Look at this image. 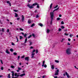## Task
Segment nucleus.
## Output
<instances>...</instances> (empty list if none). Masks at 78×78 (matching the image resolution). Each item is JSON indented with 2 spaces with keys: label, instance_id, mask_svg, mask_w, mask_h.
Wrapping results in <instances>:
<instances>
[{
  "label": "nucleus",
  "instance_id": "obj_11",
  "mask_svg": "<svg viewBox=\"0 0 78 78\" xmlns=\"http://www.w3.org/2000/svg\"><path fill=\"white\" fill-rule=\"evenodd\" d=\"M22 21H23L24 20V16H23V15H22Z\"/></svg>",
  "mask_w": 78,
  "mask_h": 78
},
{
  "label": "nucleus",
  "instance_id": "obj_21",
  "mask_svg": "<svg viewBox=\"0 0 78 78\" xmlns=\"http://www.w3.org/2000/svg\"><path fill=\"white\" fill-rule=\"evenodd\" d=\"M18 70H22V68L20 67H19L18 68Z\"/></svg>",
  "mask_w": 78,
  "mask_h": 78
},
{
  "label": "nucleus",
  "instance_id": "obj_43",
  "mask_svg": "<svg viewBox=\"0 0 78 78\" xmlns=\"http://www.w3.org/2000/svg\"><path fill=\"white\" fill-rule=\"evenodd\" d=\"M17 75V73H15V76H16Z\"/></svg>",
  "mask_w": 78,
  "mask_h": 78
},
{
  "label": "nucleus",
  "instance_id": "obj_7",
  "mask_svg": "<svg viewBox=\"0 0 78 78\" xmlns=\"http://www.w3.org/2000/svg\"><path fill=\"white\" fill-rule=\"evenodd\" d=\"M34 55H35V53H32L31 55L32 56L31 58H34Z\"/></svg>",
  "mask_w": 78,
  "mask_h": 78
},
{
  "label": "nucleus",
  "instance_id": "obj_29",
  "mask_svg": "<svg viewBox=\"0 0 78 78\" xmlns=\"http://www.w3.org/2000/svg\"><path fill=\"white\" fill-rule=\"evenodd\" d=\"M34 23H33L31 25V27H34Z\"/></svg>",
  "mask_w": 78,
  "mask_h": 78
},
{
  "label": "nucleus",
  "instance_id": "obj_55",
  "mask_svg": "<svg viewBox=\"0 0 78 78\" xmlns=\"http://www.w3.org/2000/svg\"><path fill=\"white\" fill-rule=\"evenodd\" d=\"M36 17V18H38V17H39V16H38V15H37Z\"/></svg>",
  "mask_w": 78,
  "mask_h": 78
},
{
  "label": "nucleus",
  "instance_id": "obj_12",
  "mask_svg": "<svg viewBox=\"0 0 78 78\" xmlns=\"http://www.w3.org/2000/svg\"><path fill=\"white\" fill-rule=\"evenodd\" d=\"M25 74L23 73L20 75V76H25Z\"/></svg>",
  "mask_w": 78,
  "mask_h": 78
},
{
  "label": "nucleus",
  "instance_id": "obj_64",
  "mask_svg": "<svg viewBox=\"0 0 78 78\" xmlns=\"http://www.w3.org/2000/svg\"><path fill=\"white\" fill-rule=\"evenodd\" d=\"M19 64L20 66H21V63H20H20H19Z\"/></svg>",
  "mask_w": 78,
  "mask_h": 78
},
{
  "label": "nucleus",
  "instance_id": "obj_63",
  "mask_svg": "<svg viewBox=\"0 0 78 78\" xmlns=\"http://www.w3.org/2000/svg\"><path fill=\"white\" fill-rule=\"evenodd\" d=\"M68 40L69 41H70V39L69 38V39H68Z\"/></svg>",
  "mask_w": 78,
  "mask_h": 78
},
{
  "label": "nucleus",
  "instance_id": "obj_24",
  "mask_svg": "<svg viewBox=\"0 0 78 78\" xmlns=\"http://www.w3.org/2000/svg\"><path fill=\"white\" fill-rule=\"evenodd\" d=\"M35 51H36V54H37V53H38V50L36 49V50H35Z\"/></svg>",
  "mask_w": 78,
  "mask_h": 78
},
{
  "label": "nucleus",
  "instance_id": "obj_61",
  "mask_svg": "<svg viewBox=\"0 0 78 78\" xmlns=\"http://www.w3.org/2000/svg\"><path fill=\"white\" fill-rule=\"evenodd\" d=\"M9 29H8V30H7V33H9Z\"/></svg>",
  "mask_w": 78,
  "mask_h": 78
},
{
  "label": "nucleus",
  "instance_id": "obj_57",
  "mask_svg": "<svg viewBox=\"0 0 78 78\" xmlns=\"http://www.w3.org/2000/svg\"><path fill=\"white\" fill-rule=\"evenodd\" d=\"M33 43L32 42H30V45H32Z\"/></svg>",
  "mask_w": 78,
  "mask_h": 78
},
{
  "label": "nucleus",
  "instance_id": "obj_36",
  "mask_svg": "<svg viewBox=\"0 0 78 78\" xmlns=\"http://www.w3.org/2000/svg\"><path fill=\"white\" fill-rule=\"evenodd\" d=\"M32 36L31 35H30V36H29L28 37V39H30V37H31Z\"/></svg>",
  "mask_w": 78,
  "mask_h": 78
},
{
  "label": "nucleus",
  "instance_id": "obj_8",
  "mask_svg": "<svg viewBox=\"0 0 78 78\" xmlns=\"http://www.w3.org/2000/svg\"><path fill=\"white\" fill-rule=\"evenodd\" d=\"M51 68L52 69V70H53L54 69V68H55V67L54 66V65H52L51 66Z\"/></svg>",
  "mask_w": 78,
  "mask_h": 78
},
{
  "label": "nucleus",
  "instance_id": "obj_9",
  "mask_svg": "<svg viewBox=\"0 0 78 78\" xmlns=\"http://www.w3.org/2000/svg\"><path fill=\"white\" fill-rule=\"evenodd\" d=\"M27 37H26V39L25 40L24 44H26V43H27Z\"/></svg>",
  "mask_w": 78,
  "mask_h": 78
},
{
  "label": "nucleus",
  "instance_id": "obj_35",
  "mask_svg": "<svg viewBox=\"0 0 78 78\" xmlns=\"http://www.w3.org/2000/svg\"><path fill=\"white\" fill-rule=\"evenodd\" d=\"M16 38L17 40V42H19V40L18 39V38L17 37H16Z\"/></svg>",
  "mask_w": 78,
  "mask_h": 78
},
{
  "label": "nucleus",
  "instance_id": "obj_23",
  "mask_svg": "<svg viewBox=\"0 0 78 78\" xmlns=\"http://www.w3.org/2000/svg\"><path fill=\"white\" fill-rule=\"evenodd\" d=\"M35 51H36V50L34 49L33 50V51L32 52V53H34V52H35Z\"/></svg>",
  "mask_w": 78,
  "mask_h": 78
},
{
  "label": "nucleus",
  "instance_id": "obj_46",
  "mask_svg": "<svg viewBox=\"0 0 78 78\" xmlns=\"http://www.w3.org/2000/svg\"><path fill=\"white\" fill-rule=\"evenodd\" d=\"M25 57V55H23V56H22L21 58H24Z\"/></svg>",
  "mask_w": 78,
  "mask_h": 78
},
{
  "label": "nucleus",
  "instance_id": "obj_52",
  "mask_svg": "<svg viewBox=\"0 0 78 78\" xmlns=\"http://www.w3.org/2000/svg\"><path fill=\"white\" fill-rule=\"evenodd\" d=\"M12 45H14V44L13 42L12 43Z\"/></svg>",
  "mask_w": 78,
  "mask_h": 78
},
{
  "label": "nucleus",
  "instance_id": "obj_28",
  "mask_svg": "<svg viewBox=\"0 0 78 78\" xmlns=\"http://www.w3.org/2000/svg\"><path fill=\"white\" fill-rule=\"evenodd\" d=\"M37 8H39V4H37Z\"/></svg>",
  "mask_w": 78,
  "mask_h": 78
},
{
  "label": "nucleus",
  "instance_id": "obj_59",
  "mask_svg": "<svg viewBox=\"0 0 78 78\" xmlns=\"http://www.w3.org/2000/svg\"><path fill=\"white\" fill-rule=\"evenodd\" d=\"M54 78H58L57 76H54Z\"/></svg>",
  "mask_w": 78,
  "mask_h": 78
},
{
  "label": "nucleus",
  "instance_id": "obj_58",
  "mask_svg": "<svg viewBox=\"0 0 78 78\" xmlns=\"http://www.w3.org/2000/svg\"><path fill=\"white\" fill-rule=\"evenodd\" d=\"M58 31H61V29L60 28H59L58 29Z\"/></svg>",
  "mask_w": 78,
  "mask_h": 78
},
{
  "label": "nucleus",
  "instance_id": "obj_38",
  "mask_svg": "<svg viewBox=\"0 0 78 78\" xmlns=\"http://www.w3.org/2000/svg\"><path fill=\"white\" fill-rule=\"evenodd\" d=\"M64 22L63 21L61 22V24H62V25H63V24H64Z\"/></svg>",
  "mask_w": 78,
  "mask_h": 78
},
{
  "label": "nucleus",
  "instance_id": "obj_42",
  "mask_svg": "<svg viewBox=\"0 0 78 78\" xmlns=\"http://www.w3.org/2000/svg\"><path fill=\"white\" fill-rule=\"evenodd\" d=\"M72 36H73V35L72 34H70V37H72Z\"/></svg>",
  "mask_w": 78,
  "mask_h": 78
},
{
  "label": "nucleus",
  "instance_id": "obj_34",
  "mask_svg": "<svg viewBox=\"0 0 78 78\" xmlns=\"http://www.w3.org/2000/svg\"><path fill=\"white\" fill-rule=\"evenodd\" d=\"M58 5H57L56 6L54 7V8L55 9V8H58Z\"/></svg>",
  "mask_w": 78,
  "mask_h": 78
},
{
  "label": "nucleus",
  "instance_id": "obj_19",
  "mask_svg": "<svg viewBox=\"0 0 78 78\" xmlns=\"http://www.w3.org/2000/svg\"><path fill=\"white\" fill-rule=\"evenodd\" d=\"M38 24L41 27H42V26H43V24H42V23H39V24Z\"/></svg>",
  "mask_w": 78,
  "mask_h": 78
},
{
  "label": "nucleus",
  "instance_id": "obj_25",
  "mask_svg": "<svg viewBox=\"0 0 78 78\" xmlns=\"http://www.w3.org/2000/svg\"><path fill=\"white\" fill-rule=\"evenodd\" d=\"M32 36L34 37H35V35L34 34H32Z\"/></svg>",
  "mask_w": 78,
  "mask_h": 78
},
{
  "label": "nucleus",
  "instance_id": "obj_17",
  "mask_svg": "<svg viewBox=\"0 0 78 78\" xmlns=\"http://www.w3.org/2000/svg\"><path fill=\"white\" fill-rule=\"evenodd\" d=\"M31 21H30V20H28V23L30 24L31 23Z\"/></svg>",
  "mask_w": 78,
  "mask_h": 78
},
{
  "label": "nucleus",
  "instance_id": "obj_2",
  "mask_svg": "<svg viewBox=\"0 0 78 78\" xmlns=\"http://www.w3.org/2000/svg\"><path fill=\"white\" fill-rule=\"evenodd\" d=\"M50 15H51V21L50 22V24L51 25L52 24V21H53V12H51L50 13Z\"/></svg>",
  "mask_w": 78,
  "mask_h": 78
},
{
  "label": "nucleus",
  "instance_id": "obj_62",
  "mask_svg": "<svg viewBox=\"0 0 78 78\" xmlns=\"http://www.w3.org/2000/svg\"><path fill=\"white\" fill-rule=\"evenodd\" d=\"M17 72H19V69L16 70Z\"/></svg>",
  "mask_w": 78,
  "mask_h": 78
},
{
  "label": "nucleus",
  "instance_id": "obj_3",
  "mask_svg": "<svg viewBox=\"0 0 78 78\" xmlns=\"http://www.w3.org/2000/svg\"><path fill=\"white\" fill-rule=\"evenodd\" d=\"M70 49L69 48L66 50V53L67 55H70L71 54V51Z\"/></svg>",
  "mask_w": 78,
  "mask_h": 78
},
{
  "label": "nucleus",
  "instance_id": "obj_39",
  "mask_svg": "<svg viewBox=\"0 0 78 78\" xmlns=\"http://www.w3.org/2000/svg\"><path fill=\"white\" fill-rule=\"evenodd\" d=\"M8 78H11V77H10V74H9L8 75Z\"/></svg>",
  "mask_w": 78,
  "mask_h": 78
},
{
  "label": "nucleus",
  "instance_id": "obj_26",
  "mask_svg": "<svg viewBox=\"0 0 78 78\" xmlns=\"http://www.w3.org/2000/svg\"><path fill=\"white\" fill-rule=\"evenodd\" d=\"M50 32V30L49 29H48L47 30V33H49Z\"/></svg>",
  "mask_w": 78,
  "mask_h": 78
},
{
  "label": "nucleus",
  "instance_id": "obj_50",
  "mask_svg": "<svg viewBox=\"0 0 78 78\" xmlns=\"http://www.w3.org/2000/svg\"><path fill=\"white\" fill-rule=\"evenodd\" d=\"M61 27L62 29H64V26H62Z\"/></svg>",
  "mask_w": 78,
  "mask_h": 78
},
{
  "label": "nucleus",
  "instance_id": "obj_48",
  "mask_svg": "<svg viewBox=\"0 0 78 78\" xmlns=\"http://www.w3.org/2000/svg\"><path fill=\"white\" fill-rule=\"evenodd\" d=\"M45 76H45V75L43 76H42V78H44L45 77Z\"/></svg>",
  "mask_w": 78,
  "mask_h": 78
},
{
  "label": "nucleus",
  "instance_id": "obj_56",
  "mask_svg": "<svg viewBox=\"0 0 78 78\" xmlns=\"http://www.w3.org/2000/svg\"><path fill=\"white\" fill-rule=\"evenodd\" d=\"M1 69L2 70H3V67H2L1 68Z\"/></svg>",
  "mask_w": 78,
  "mask_h": 78
},
{
  "label": "nucleus",
  "instance_id": "obj_1",
  "mask_svg": "<svg viewBox=\"0 0 78 78\" xmlns=\"http://www.w3.org/2000/svg\"><path fill=\"white\" fill-rule=\"evenodd\" d=\"M36 5H37V3H35L34 4H33L31 6H30V4H28L27 6L30 9H32V8H34V6H36Z\"/></svg>",
  "mask_w": 78,
  "mask_h": 78
},
{
  "label": "nucleus",
  "instance_id": "obj_30",
  "mask_svg": "<svg viewBox=\"0 0 78 78\" xmlns=\"http://www.w3.org/2000/svg\"><path fill=\"white\" fill-rule=\"evenodd\" d=\"M47 65H46V64L44 65V67H45V68H46V67H47Z\"/></svg>",
  "mask_w": 78,
  "mask_h": 78
},
{
  "label": "nucleus",
  "instance_id": "obj_22",
  "mask_svg": "<svg viewBox=\"0 0 78 78\" xmlns=\"http://www.w3.org/2000/svg\"><path fill=\"white\" fill-rule=\"evenodd\" d=\"M20 39H23V37H22V36H20Z\"/></svg>",
  "mask_w": 78,
  "mask_h": 78
},
{
  "label": "nucleus",
  "instance_id": "obj_51",
  "mask_svg": "<svg viewBox=\"0 0 78 78\" xmlns=\"http://www.w3.org/2000/svg\"><path fill=\"white\" fill-rule=\"evenodd\" d=\"M64 34H65L66 36H68V35H69L68 34H67L66 33Z\"/></svg>",
  "mask_w": 78,
  "mask_h": 78
},
{
  "label": "nucleus",
  "instance_id": "obj_20",
  "mask_svg": "<svg viewBox=\"0 0 78 78\" xmlns=\"http://www.w3.org/2000/svg\"><path fill=\"white\" fill-rule=\"evenodd\" d=\"M13 50H13V49L12 48H11L10 49V51H11L12 52V51H13Z\"/></svg>",
  "mask_w": 78,
  "mask_h": 78
},
{
  "label": "nucleus",
  "instance_id": "obj_33",
  "mask_svg": "<svg viewBox=\"0 0 78 78\" xmlns=\"http://www.w3.org/2000/svg\"><path fill=\"white\" fill-rule=\"evenodd\" d=\"M64 41H65V39H64V38H63L62 39V40L61 41V42H62Z\"/></svg>",
  "mask_w": 78,
  "mask_h": 78
},
{
  "label": "nucleus",
  "instance_id": "obj_18",
  "mask_svg": "<svg viewBox=\"0 0 78 78\" xmlns=\"http://www.w3.org/2000/svg\"><path fill=\"white\" fill-rule=\"evenodd\" d=\"M53 5V3H51V4L50 5V9H51V8H52V5Z\"/></svg>",
  "mask_w": 78,
  "mask_h": 78
},
{
  "label": "nucleus",
  "instance_id": "obj_5",
  "mask_svg": "<svg viewBox=\"0 0 78 78\" xmlns=\"http://www.w3.org/2000/svg\"><path fill=\"white\" fill-rule=\"evenodd\" d=\"M24 59H25L26 61H27V62L28 61H29V57H26Z\"/></svg>",
  "mask_w": 78,
  "mask_h": 78
},
{
  "label": "nucleus",
  "instance_id": "obj_32",
  "mask_svg": "<svg viewBox=\"0 0 78 78\" xmlns=\"http://www.w3.org/2000/svg\"><path fill=\"white\" fill-rule=\"evenodd\" d=\"M27 34H25L24 35V37H26L27 36Z\"/></svg>",
  "mask_w": 78,
  "mask_h": 78
},
{
  "label": "nucleus",
  "instance_id": "obj_15",
  "mask_svg": "<svg viewBox=\"0 0 78 78\" xmlns=\"http://www.w3.org/2000/svg\"><path fill=\"white\" fill-rule=\"evenodd\" d=\"M55 62H56L57 63H59V62L58 60H55Z\"/></svg>",
  "mask_w": 78,
  "mask_h": 78
},
{
  "label": "nucleus",
  "instance_id": "obj_54",
  "mask_svg": "<svg viewBox=\"0 0 78 78\" xmlns=\"http://www.w3.org/2000/svg\"><path fill=\"white\" fill-rule=\"evenodd\" d=\"M60 20V18H57V20Z\"/></svg>",
  "mask_w": 78,
  "mask_h": 78
},
{
  "label": "nucleus",
  "instance_id": "obj_4",
  "mask_svg": "<svg viewBox=\"0 0 78 78\" xmlns=\"http://www.w3.org/2000/svg\"><path fill=\"white\" fill-rule=\"evenodd\" d=\"M55 75H59V69L57 70L55 72Z\"/></svg>",
  "mask_w": 78,
  "mask_h": 78
},
{
  "label": "nucleus",
  "instance_id": "obj_40",
  "mask_svg": "<svg viewBox=\"0 0 78 78\" xmlns=\"http://www.w3.org/2000/svg\"><path fill=\"white\" fill-rule=\"evenodd\" d=\"M20 30L21 31H23V29L21 28H20Z\"/></svg>",
  "mask_w": 78,
  "mask_h": 78
},
{
  "label": "nucleus",
  "instance_id": "obj_49",
  "mask_svg": "<svg viewBox=\"0 0 78 78\" xmlns=\"http://www.w3.org/2000/svg\"><path fill=\"white\" fill-rule=\"evenodd\" d=\"M68 45H70V44L69 43H67Z\"/></svg>",
  "mask_w": 78,
  "mask_h": 78
},
{
  "label": "nucleus",
  "instance_id": "obj_60",
  "mask_svg": "<svg viewBox=\"0 0 78 78\" xmlns=\"http://www.w3.org/2000/svg\"><path fill=\"white\" fill-rule=\"evenodd\" d=\"M30 48H31V49H32L33 48V47H32V46H31V47H30Z\"/></svg>",
  "mask_w": 78,
  "mask_h": 78
},
{
  "label": "nucleus",
  "instance_id": "obj_44",
  "mask_svg": "<svg viewBox=\"0 0 78 78\" xmlns=\"http://www.w3.org/2000/svg\"><path fill=\"white\" fill-rule=\"evenodd\" d=\"M2 32H4V30L5 29H4V28H2Z\"/></svg>",
  "mask_w": 78,
  "mask_h": 78
},
{
  "label": "nucleus",
  "instance_id": "obj_41",
  "mask_svg": "<svg viewBox=\"0 0 78 78\" xmlns=\"http://www.w3.org/2000/svg\"><path fill=\"white\" fill-rule=\"evenodd\" d=\"M20 58V55H19L18 56V60H19Z\"/></svg>",
  "mask_w": 78,
  "mask_h": 78
},
{
  "label": "nucleus",
  "instance_id": "obj_31",
  "mask_svg": "<svg viewBox=\"0 0 78 78\" xmlns=\"http://www.w3.org/2000/svg\"><path fill=\"white\" fill-rule=\"evenodd\" d=\"M17 53L16 52H14L13 55H17Z\"/></svg>",
  "mask_w": 78,
  "mask_h": 78
},
{
  "label": "nucleus",
  "instance_id": "obj_10",
  "mask_svg": "<svg viewBox=\"0 0 78 78\" xmlns=\"http://www.w3.org/2000/svg\"><path fill=\"white\" fill-rule=\"evenodd\" d=\"M11 73H12V76L13 77H14V72L13 71H11Z\"/></svg>",
  "mask_w": 78,
  "mask_h": 78
},
{
  "label": "nucleus",
  "instance_id": "obj_27",
  "mask_svg": "<svg viewBox=\"0 0 78 78\" xmlns=\"http://www.w3.org/2000/svg\"><path fill=\"white\" fill-rule=\"evenodd\" d=\"M11 68H12V69H14V68H15V66H11Z\"/></svg>",
  "mask_w": 78,
  "mask_h": 78
},
{
  "label": "nucleus",
  "instance_id": "obj_16",
  "mask_svg": "<svg viewBox=\"0 0 78 78\" xmlns=\"http://www.w3.org/2000/svg\"><path fill=\"white\" fill-rule=\"evenodd\" d=\"M18 16V15L16 13H15V17H17Z\"/></svg>",
  "mask_w": 78,
  "mask_h": 78
},
{
  "label": "nucleus",
  "instance_id": "obj_53",
  "mask_svg": "<svg viewBox=\"0 0 78 78\" xmlns=\"http://www.w3.org/2000/svg\"><path fill=\"white\" fill-rule=\"evenodd\" d=\"M15 12H17V10H13Z\"/></svg>",
  "mask_w": 78,
  "mask_h": 78
},
{
  "label": "nucleus",
  "instance_id": "obj_14",
  "mask_svg": "<svg viewBox=\"0 0 78 78\" xmlns=\"http://www.w3.org/2000/svg\"><path fill=\"white\" fill-rule=\"evenodd\" d=\"M44 64H45V61H43V64L42 65V67H44Z\"/></svg>",
  "mask_w": 78,
  "mask_h": 78
},
{
  "label": "nucleus",
  "instance_id": "obj_45",
  "mask_svg": "<svg viewBox=\"0 0 78 78\" xmlns=\"http://www.w3.org/2000/svg\"><path fill=\"white\" fill-rule=\"evenodd\" d=\"M7 3H9H9H10V2H9V1H7Z\"/></svg>",
  "mask_w": 78,
  "mask_h": 78
},
{
  "label": "nucleus",
  "instance_id": "obj_37",
  "mask_svg": "<svg viewBox=\"0 0 78 78\" xmlns=\"http://www.w3.org/2000/svg\"><path fill=\"white\" fill-rule=\"evenodd\" d=\"M59 9V7H58L57 8L55 9V11H58V9Z\"/></svg>",
  "mask_w": 78,
  "mask_h": 78
},
{
  "label": "nucleus",
  "instance_id": "obj_47",
  "mask_svg": "<svg viewBox=\"0 0 78 78\" xmlns=\"http://www.w3.org/2000/svg\"><path fill=\"white\" fill-rule=\"evenodd\" d=\"M55 11H56L55 10V9L53 11V12H53V16H54V13L53 12H55Z\"/></svg>",
  "mask_w": 78,
  "mask_h": 78
},
{
  "label": "nucleus",
  "instance_id": "obj_13",
  "mask_svg": "<svg viewBox=\"0 0 78 78\" xmlns=\"http://www.w3.org/2000/svg\"><path fill=\"white\" fill-rule=\"evenodd\" d=\"M5 52H6V53L8 54H9V52L8 51V49H7L5 51Z\"/></svg>",
  "mask_w": 78,
  "mask_h": 78
},
{
  "label": "nucleus",
  "instance_id": "obj_6",
  "mask_svg": "<svg viewBox=\"0 0 78 78\" xmlns=\"http://www.w3.org/2000/svg\"><path fill=\"white\" fill-rule=\"evenodd\" d=\"M65 74L66 75V76L67 77V78H70V76H69V75L68 74V73L67 72H65Z\"/></svg>",
  "mask_w": 78,
  "mask_h": 78
}]
</instances>
